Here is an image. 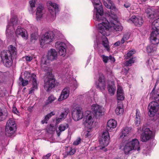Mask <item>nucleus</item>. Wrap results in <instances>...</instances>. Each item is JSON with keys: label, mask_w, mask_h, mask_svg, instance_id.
I'll return each mask as SVG.
<instances>
[{"label": "nucleus", "mask_w": 159, "mask_h": 159, "mask_svg": "<svg viewBox=\"0 0 159 159\" xmlns=\"http://www.w3.org/2000/svg\"><path fill=\"white\" fill-rule=\"evenodd\" d=\"M17 23L18 20L17 16H14L11 17L10 22L8 23L6 30V34L7 36H9V33L10 34H11V28H14V26L17 25Z\"/></svg>", "instance_id": "1a4fd4ad"}, {"label": "nucleus", "mask_w": 159, "mask_h": 159, "mask_svg": "<svg viewBox=\"0 0 159 159\" xmlns=\"http://www.w3.org/2000/svg\"><path fill=\"white\" fill-rule=\"evenodd\" d=\"M117 98L118 100H123L124 99V93L117 94Z\"/></svg>", "instance_id": "09e8293b"}, {"label": "nucleus", "mask_w": 159, "mask_h": 159, "mask_svg": "<svg viewBox=\"0 0 159 159\" xmlns=\"http://www.w3.org/2000/svg\"><path fill=\"white\" fill-rule=\"evenodd\" d=\"M88 130H86L85 132V135L86 137H89L90 136L91 134H92V131H91V129H88Z\"/></svg>", "instance_id": "8fccbe9b"}, {"label": "nucleus", "mask_w": 159, "mask_h": 159, "mask_svg": "<svg viewBox=\"0 0 159 159\" xmlns=\"http://www.w3.org/2000/svg\"><path fill=\"white\" fill-rule=\"evenodd\" d=\"M15 34L17 36H21L25 39H27L28 36L25 30L23 28L18 26L16 30Z\"/></svg>", "instance_id": "6ab92c4d"}, {"label": "nucleus", "mask_w": 159, "mask_h": 159, "mask_svg": "<svg viewBox=\"0 0 159 159\" xmlns=\"http://www.w3.org/2000/svg\"><path fill=\"white\" fill-rule=\"evenodd\" d=\"M116 125L117 122L115 120L113 119L109 120L107 123V129L108 131H111L116 127Z\"/></svg>", "instance_id": "a878e982"}, {"label": "nucleus", "mask_w": 159, "mask_h": 159, "mask_svg": "<svg viewBox=\"0 0 159 159\" xmlns=\"http://www.w3.org/2000/svg\"><path fill=\"white\" fill-rule=\"evenodd\" d=\"M41 67L42 69L44 71H46L48 70V67L45 64H41Z\"/></svg>", "instance_id": "6e6d98bb"}, {"label": "nucleus", "mask_w": 159, "mask_h": 159, "mask_svg": "<svg viewBox=\"0 0 159 159\" xmlns=\"http://www.w3.org/2000/svg\"><path fill=\"white\" fill-rule=\"evenodd\" d=\"M102 44L103 46L108 51H109L110 47L108 44V42L107 38L104 37L102 41Z\"/></svg>", "instance_id": "4c0bfd02"}, {"label": "nucleus", "mask_w": 159, "mask_h": 159, "mask_svg": "<svg viewBox=\"0 0 159 159\" xmlns=\"http://www.w3.org/2000/svg\"><path fill=\"white\" fill-rule=\"evenodd\" d=\"M150 40L151 44L146 47V51L148 53L153 52L157 51V45L159 43V30L152 32Z\"/></svg>", "instance_id": "f03ea898"}, {"label": "nucleus", "mask_w": 159, "mask_h": 159, "mask_svg": "<svg viewBox=\"0 0 159 159\" xmlns=\"http://www.w3.org/2000/svg\"><path fill=\"white\" fill-rule=\"evenodd\" d=\"M8 55L6 52H2L1 57L4 66L7 67H10L12 65V57Z\"/></svg>", "instance_id": "9b49d317"}, {"label": "nucleus", "mask_w": 159, "mask_h": 159, "mask_svg": "<svg viewBox=\"0 0 159 159\" xmlns=\"http://www.w3.org/2000/svg\"><path fill=\"white\" fill-rule=\"evenodd\" d=\"M57 53L55 50L51 49L48 52L47 55L48 59L51 61L55 60L57 58Z\"/></svg>", "instance_id": "4be33fe9"}, {"label": "nucleus", "mask_w": 159, "mask_h": 159, "mask_svg": "<svg viewBox=\"0 0 159 159\" xmlns=\"http://www.w3.org/2000/svg\"><path fill=\"white\" fill-rule=\"evenodd\" d=\"M93 3L95 5H99V7L96 6L95 9L96 10V20L99 21V23L102 22V16L103 14V9L100 0H93Z\"/></svg>", "instance_id": "423d86ee"}, {"label": "nucleus", "mask_w": 159, "mask_h": 159, "mask_svg": "<svg viewBox=\"0 0 159 159\" xmlns=\"http://www.w3.org/2000/svg\"><path fill=\"white\" fill-rule=\"evenodd\" d=\"M69 151H67L65 152V157H66L68 155L71 156L74 154L76 152L75 149L72 148V147H69Z\"/></svg>", "instance_id": "e433bc0d"}, {"label": "nucleus", "mask_w": 159, "mask_h": 159, "mask_svg": "<svg viewBox=\"0 0 159 159\" xmlns=\"http://www.w3.org/2000/svg\"><path fill=\"white\" fill-rule=\"evenodd\" d=\"M92 112L97 118H98L103 115L102 106L97 104H94L92 106Z\"/></svg>", "instance_id": "f8f14e48"}, {"label": "nucleus", "mask_w": 159, "mask_h": 159, "mask_svg": "<svg viewBox=\"0 0 159 159\" xmlns=\"http://www.w3.org/2000/svg\"><path fill=\"white\" fill-rule=\"evenodd\" d=\"M131 129L128 127H125L123 128L120 133V138H124L125 137L129 135L131 132Z\"/></svg>", "instance_id": "bb28decb"}, {"label": "nucleus", "mask_w": 159, "mask_h": 159, "mask_svg": "<svg viewBox=\"0 0 159 159\" xmlns=\"http://www.w3.org/2000/svg\"><path fill=\"white\" fill-rule=\"evenodd\" d=\"M5 52V51H4ZM9 56L11 57H14L16 55L17 51L16 48L11 45L8 47V51L6 52Z\"/></svg>", "instance_id": "cd10ccee"}, {"label": "nucleus", "mask_w": 159, "mask_h": 159, "mask_svg": "<svg viewBox=\"0 0 159 159\" xmlns=\"http://www.w3.org/2000/svg\"><path fill=\"white\" fill-rule=\"evenodd\" d=\"M103 3L105 6L110 10L109 18L110 22L106 18H102V22L98 23L97 28L98 31L103 35L108 36L109 32L112 31L114 33L121 31L123 27L122 26L116 24L118 22L117 16L114 12L117 11L113 2L111 0H103Z\"/></svg>", "instance_id": "f257e3e1"}, {"label": "nucleus", "mask_w": 159, "mask_h": 159, "mask_svg": "<svg viewBox=\"0 0 159 159\" xmlns=\"http://www.w3.org/2000/svg\"><path fill=\"white\" fill-rule=\"evenodd\" d=\"M107 89L109 93L111 95H113L116 91V87L114 85H111L109 84L108 86Z\"/></svg>", "instance_id": "c9c22d12"}, {"label": "nucleus", "mask_w": 159, "mask_h": 159, "mask_svg": "<svg viewBox=\"0 0 159 159\" xmlns=\"http://www.w3.org/2000/svg\"><path fill=\"white\" fill-rule=\"evenodd\" d=\"M8 115V112L7 110L5 111L0 109V122L6 119Z\"/></svg>", "instance_id": "2f4dec72"}, {"label": "nucleus", "mask_w": 159, "mask_h": 159, "mask_svg": "<svg viewBox=\"0 0 159 159\" xmlns=\"http://www.w3.org/2000/svg\"><path fill=\"white\" fill-rule=\"evenodd\" d=\"M68 110H66L64 111L61 113L60 117L62 118L64 120L67 116L68 114Z\"/></svg>", "instance_id": "c03bdc74"}, {"label": "nucleus", "mask_w": 159, "mask_h": 159, "mask_svg": "<svg viewBox=\"0 0 159 159\" xmlns=\"http://www.w3.org/2000/svg\"><path fill=\"white\" fill-rule=\"evenodd\" d=\"M49 3L50 4L48 7L49 11L53 17H55L56 12L59 11L58 5L56 3L51 2Z\"/></svg>", "instance_id": "a211bd4d"}, {"label": "nucleus", "mask_w": 159, "mask_h": 159, "mask_svg": "<svg viewBox=\"0 0 159 159\" xmlns=\"http://www.w3.org/2000/svg\"><path fill=\"white\" fill-rule=\"evenodd\" d=\"M81 142V139L80 138H78L76 140L74 141L73 143V145H77L79 144Z\"/></svg>", "instance_id": "603ef678"}, {"label": "nucleus", "mask_w": 159, "mask_h": 159, "mask_svg": "<svg viewBox=\"0 0 159 159\" xmlns=\"http://www.w3.org/2000/svg\"><path fill=\"white\" fill-rule=\"evenodd\" d=\"M152 132L149 128H146L142 133L141 139L142 141L146 142L149 140L152 136Z\"/></svg>", "instance_id": "f3484780"}, {"label": "nucleus", "mask_w": 159, "mask_h": 159, "mask_svg": "<svg viewBox=\"0 0 159 159\" xmlns=\"http://www.w3.org/2000/svg\"><path fill=\"white\" fill-rule=\"evenodd\" d=\"M72 114L73 118L75 121H77L82 119L84 117L82 109L79 107H77L74 109Z\"/></svg>", "instance_id": "4468645a"}, {"label": "nucleus", "mask_w": 159, "mask_h": 159, "mask_svg": "<svg viewBox=\"0 0 159 159\" xmlns=\"http://www.w3.org/2000/svg\"><path fill=\"white\" fill-rule=\"evenodd\" d=\"M131 147L133 148L134 150H140L139 143L138 140L136 139H132L131 141L128 142Z\"/></svg>", "instance_id": "393cba45"}, {"label": "nucleus", "mask_w": 159, "mask_h": 159, "mask_svg": "<svg viewBox=\"0 0 159 159\" xmlns=\"http://www.w3.org/2000/svg\"><path fill=\"white\" fill-rule=\"evenodd\" d=\"M115 112L117 115L122 114L124 112V109L123 108V105L120 103L118 104L116 110Z\"/></svg>", "instance_id": "72a5a7b5"}, {"label": "nucleus", "mask_w": 159, "mask_h": 159, "mask_svg": "<svg viewBox=\"0 0 159 159\" xmlns=\"http://www.w3.org/2000/svg\"><path fill=\"white\" fill-rule=\"evenodd\" d=\"M85 126L87 129H92L94 121L93 117L89 111H86L85 115Z\"/></svg>", "instance_id": "6e6552de"}, {"label": "nucleus", "mask_w": 159, "mask_h": 159, "mask_svg": "<svg viewBox=\"0 0 159 159\" xmlns=\"http://www.w3.org/2000/svg\"><path fill=\"white\" fill-rule=\"evenodd\" d=\"M132 150H134L133 148L131 147L128 142L127 143L123 148L125 153L126 154H128Z\"/></svg>", "instance_id": "7c9ffc66"}, {"label": "nucleus", "mask_w": 159, "mask_h": 159, "mask_svg": "<svg viewBox=\"0 0 159 159\" xmlns=\"http://www.w3.org/2000/svg\"><path fill=\"white\" fill-rule=\"evenodd\" d=\"M131 6V4L129 2H125L124 4V6L126 8H128L130 7Z\"/></svg>", "instance_id": "052dcab7"}, {"label": "nucleus", "mask_w": 159, "mask_h": 159, "mask_svg": "<svg viewBox=\"0 0 159 159\" xmlns=\"http://www.w3.org/2000/svg\"><path fill=\"white\" fill-rule=\"evenodd\" d=\"M44 8L43 6L39 4L37 8L36 17L37 20L42 18L43 14Z\"/></svg>", "instance_id": "b1692460"}, {"label": "nucleus", "mask_w": 159, "mask_h": 159, "mask_svg": "<svg viewBox=\"0 0 159 159\" xmlns=\"http://www.w3.org/2000/svg\"><path fill=\"white\" fill-rule=\"evenodd\" d=\"M28 29L30 31L31 39L32 41L36 40L38 38V29L33 25H30L28 26Z\"/></svg>", "instance_id": "2eb2a0df"}, {"label": "nucleus", "mask_w": 159, "mask_h": 159, "mask_svg": "<svg viewBox=\"0 0 159 159\" xmlns=\"http://www.w3.org/2000/svg\"><path fill=\"white\" fill-rule=\"evenodd\" d=\"M96 88L101 91H103L106 88L105 78L102 74H100L99 77L95 83Z\"/></svg>", "instance_id": "9d476101"}, {"label": "nucleus", "mask_w": 159, "mask_h": 159, "mask_svg": "<svg viewBox=\"0 0 159 159\" xmlns=\"http://www.w3.org/2000/svg\"><path fill=\"white\" fill-rule=\"evenodd\" d=\"M68 127V125L67 124H64L60 125L58 127V130H57V133L58 136L59 137L61 134L62 132L64 131Z\"/></svg>", "instance_id": "c756f323"}, {"label": "nucleus", "mask_w": 159, "mask_h": 159, "mask_svg": "<svg viewBox=\"0 0 159 159\" xmlns=\"http://www.w3.org/2000/svg\"><path fill=\"white\" fill-rule=\"evenodd\" d=\"M152 28L153 31L159 30V18L155 20L152 22Z\"/></svg>", "instance_id": "473e14b6"}, {"label": "nucleus", "mask_w": 159, "mask_h": 159, "mask_svg": "<svg viewBox=\"0 0 159 159\" xmlns=\"http://www.w3.org/2000/svg\"><path fill=\"white\" fill-rule=\"evenodd\" d=\"M148 108L149 109L148 114L150 117H152L158 111L159 105L157 102L153 101L149 103Z\"/></svg>", "instance_id": "ddd939ff"}, {"label": "nucleus", "mask_w": 159, "mask_h": 159, "mask_svg": "<svg viewBox=\"0 0 159 159\" xmlns=\"http://www.w3.org/2000/svg\"><path fill=\"white\" fill-rule=\"evenodd\" d=\"M25 59V60L28 62L30 61L33 59V57L32 56H25L23 57Z\"/></svg>", "instance_id": "864d4df0"}, {"label": "nucleus", "mask_w": 159, "mask_h": 159, "mask_svg": "<svg viewBox=\"0 0 159 159\" xmlns=\"http://www.w3.org/2000/svg\"><path fill=\"white\" fill-rule=\"evenodd\" d=\"M55 47L58 50V53L60 55L63 57L65 56L66 52V46L65 43L57 42L56 43Z\"/></svg>", "instance_id": "dca6fc26"}, {"label": "nucleus", "mask_w": 159, "mask_h": 159, "mask_svg": "<svg viewBox=\"0 0 159 159\" xmlns=\"http://www.w3.org/2000/svg\"><path fill=\"white\" fill-rule=\"evenodd\" d=\"M120 41H118L115 43L114 44V45L116 46H118L120 45Z\"/></svg>", "instance_id": "e2e57ef3"}, {"label": "nucleus", "mask_w": 159, "mask_h": 159, "mask_svg": "<svg viewBox=\"0 0 159 159\" xmlns=\"http://www.w3.org/2000/svg\"><path fill=\"white\" fill-rule=\"evenodd\" d=\"M117 94H121L124 93L123 90L121 87L118 85L117 90Z\"/></svg>", "instance_id": "3c124183"}, {"label": "nucleus", "mask_w": 159, "mask_h": 159, "mask_svg": "<svg viewBox=\"0 0 159 159\" xmlns=\"http://www.w3.org/2000/svg\"><path fill=\"white\" fill-rule=\"evenodd\" d=\"M140 112L138 110H137L135 117V123L136 125H138L140 124Z\"/></svg>", "instance_id": "a19ab883"}, {"label": "nucleus", "mask_w": 159, "mask_h": 159, "mask_svg": "<svg viewBox=\"0 0 159 159\" xmlns=\"http://www.w3.org/2000/svg\"><path fill=\"white\" fill-rule=\"evenodd\" d=\"M131 21L136 26H140L143 24L142 18L139 16H133L130 18L129 21Z\"/></svg>", "instance_id": "aec40b11"}, {"label": "nucleus", "mask_w": 159, "mask_h": 159, "mask_svg": "<svg viewBox=\"0 0 159 159\" xmlns=\"http://www.w3.org/2000/svg\"><path fill=\"white\" fill-rule=\"evenodd\" d=\"M109 60H110L111 61L114 62L115 61V59L113 57H112L111 56H109Z\"/></svg>", "instance_id": "680f3d73"}, {"label": "nucleus", "mask_w": 159, "mask_h": 159, "mask_svg": "<svg viewBox=\"0 0 159 159\" xmlns=\"http://www.w3.org/2000/svg\"><path fill=\"white\" fill-rule=\"evenodd\" d=\"M133 58L129 59L128 61H126L125 63V66H131V64L134 63V61Z\"/></svg>", "instance_id": "79ce46f5"}, {"label": "nucleus", "mask_w": 159, "mask_h": 159, "mask_svg": "<svg viewBox=\"0 0 159 159\" xmlns=\"http://www.w3.org/2000/svg\"><path fill=\"white\" fill-rule=\"evenodd\" d=\"M13 111L14 113H15L16 114H17V113L18 112V111L16 107L13 108Z\"/></svg>", "instance_id": "0e129e2a"}, {"label": "nucleus", "mask_w": 159, "mask_h": 159, "mask_svg": "<svg viewBox=\"0 0 159 159\" xmlns=\"http://www.w3.org/2000/svg\"><path fill=\"white\" fill-rule=\"evenodd\" d=\"M55 127L54 126H52L50 125L47 129V130L48 133H51L52 132L55 131Z\"/></svg>", "instance_id": "49530a36"}, {"label": "nucleus", "mask_w": 159, "mask_h": 159, "mask_svg": "<svg viewBox=\"0 0 159 159\" xmlns=\"http://www.w3.org/2000/svg\"><path fill=\"white\" fill-rule=\"evenodd\" d=\"M55 114L53 112H51L50 113L46 115L44 119L41 121V123L42 124L44 123H47L48 121L49 120L50 118L52 116L55 115Z\"/></svg>", "instance_id": "f704fd0d"}, {"label": "nucleus", "mask_w": 159, "mask_h": 159, "mask_svg": "<svg viewBox=\"0 0 159 159\" xmlns=\"http://www.w3.org/2000/svg\"><path fill=\"white\" fill-rule=\"evenodd\" d=\"M63 119L62 118L60 117L59 118H57L56 119V122L57 124H58L60 122L62 121Z\"/></svg>", "instance_id": "bf43d9fd"}, {"label": "nucleus", "mask_w": 159, "mask_h": 159, "mask_svg": "<svg viewBox=\"0 0 159 159\" xmlns=\"http://www.w3.org/2000/svg\"><path fill=\"white\" fill-rule=\"evenodd\" d=\"M103 61L105 63H107L109 60V57L105 56L104 55H100Z\"/></svg>", "instance_id": "37998d69"}, {"label": "nucleus", "mask_w": 159, "mask_h": 159, "mask_svg": "<svg viewBox=\"0 0 159 159\" xmlns=\"http://www.w3.org/2000/svg\"><path fill=\"white\" fill-rule=\"evenodd\" d=\"M51 154V153H48L45 155L43 156L42 157L43 159H49L50 157Z\"/></svg>", "instance_id": "4d7b16f0"}, {"label": "nucleus", "mask_w": 159, "mask_h": 159, "mask_svg": "<svg viewBox=\"0 0 159 159\" xmlns=\"http://www.w3.org/2000/svg\"><path fill=\"white\" fill-rule=\"evenodd\" d=\"M130 37L129 33H126L123 35V37L121 39V44L124 43L126 40H128Z\"/></svg>", "instance_id": "ea45409f"}, {"label": "nucleus", "mask_w": 159, "mask_h": 159, "mask_svg": "<svg viewBox=\"0 0 159 159\" xmlns=\"http://www.w3.org/2000/svg\"><path fill=\"white\" fill-rule=\"evenodd\" d=\"M19 80H20L21 82L22 86H25L28 84V81L26 80H24L21 77H20Z\"/></svg>", "instance_id": "de8ad7c7"}, {"label": "nucleus", "mask_w": 159, "mask_h": 159, "mask_svg": "<svg viewBox=\"0 0 159 159\" xmlns=\"http://www.w3.org/2000/svg\"><path fill=\"white\" fill-rule=\"evenodd\" d=\"M115 159H121L120 157H118V158H116Z\"/></svg>", "instance_id": "774afa93"}, {"label": "nucleus", "mask_w": 159, "mask_h": 159, "mask_svg": "<svg viewBox=\"0 0 159 159\" xmlns=\"http://www.w3.org/2000/svg\"><path fill=\"white\" fill-rule=\"evenodd\" d=\"M69 95V90L68 88H65L62 91L61 95L58 98V101L66 99Z\"/></svg>", "instance_id": "5701e85b"}, {"label": "nucleus", "mask_w": 159, "mask_h": 159, "mask_svg": "<svg viewBox=\"0 0 159 159\" xmlns=\"http://www.w3.org/2000/svg\"><path fill=\"white\" fill-rule=\"evenodd\" d=\"M54 39V35L53 32L48 31L42 36L39 40L40 45L43 47L45 44L52 42Z\"/></svg>", "instance_id": "20e7f679"}, {"label": "nucleus", "mask_w": 159, "mask_h": 159, "mask_svg": "<svg viewBox=\"0 0 159 159\" xmlns=\"http://www.w3.org/2000/svg\"><path fill=\"white\" fill-rule=\"evenodd\" d=\"M30 81L32 83V87L30 91V93H32L34 91L38 88V84L37 82V77L36 75L33 74L31 76Z\"/></svg>", "instance_id": "412c9836"}, {"label": "nucleus", "mask_w": 159, "mask_h": 159, "mask_svg": "<svg viewBox=\"0 0 159 159\" xmlns=\"http://www.w3.org/2000/svg\"><path fill=\"white\" fill-rule=\"evenodd\" d=\"M110 137L108 132L107 131H104L102 134L101 138L99 139L100 146V149H102L107 146L109 143Z\"/></svg>", "instance_id": "0eeeda50"}, {"label": "nucleus", "mask_w": 159, "mask_h": 159, "mask_svg": "<svg viewBox=\"0 0 159 159\" xmlns=\"http://www.w3.org/2000/svg\"><path fill=\"white\" fill-rule=\"evenodd\" d=\"M3 82H4L2 81H0V84H1L2 83H3Z\"/></svg>", "instance_id": "338daca9"}, {"label": "nucleus", "mask_w": 159, "mask_h": 159, "mask_svg": "<svg viewBox=\"0 0 159 159\" xmlns=\"http://www.w3.org/2000/svg\"><path fill=\"white\" fill-rule=\"evenodd\" d=\"M146 12L147 14V16L150 19H154L157 16V15L155 12L152 11L150 8H147L146 10Z\"/></svg>", "instance_id": "c85d7f7f"}, {"label": "nucleus", "mask_w": 159, "mask_h": 159, "mask_svg": "<svg viewBox=\"0 0 159 159\" xmlns=\"http://www.w3.org/2000/svg\"><path fill=\"white\" fill-rule=\"evenodd\" d=\"M153 96L156 101H159V93H154L153 95Z\"/></svg>", "instance_id": "13d9d810"}, {"label": "nucleus", "mask_w": 159, "mask_h": 159, "mask_svg": "<svg viewBox=\"0 0 159 159\" xmlns=\"http://www.w3.org/2000/svg\"><path fill=\"white\" fill-rule=\"evenodd\" d=\"M47 75L48 76H45L44 80V88L47 91H48L54 87L55 80L51 73L48 72Z\"/></svg>", "instance_id": "39448f33"}, {"label": "nucleus", "mask_w": 159, "mask_h": 159, "mask_svg": "<svg viewBox=\"0 0 159 159\" xmlns=\"http://www.w3.org/2000/svg\"><path fill=\"white\" fill-rule=\"evenodd\" d=\"M29 3L31 8H32L35 7V0H30L29 2Z\"/></svg>", "instance_id": "5fc2aeb1"}, {"label": "nucleus", "mask_w": 159, "mask_h": 159, "mask_svg": "<svg viewBox=\"0 0 159 159\" xmlns=\"http://www.w3.org/2000/svg\"><path fill=\"white\" fill-rule=\"evenodd\" d=\"M56 98L53 95H51L49 96L45 103V104L47 105L52 103L53 101L56 100Z\"/></svg>", "instance_id": "58836bf2"}, {"label": "nucleus", "mask_w": 159, "mask_h": 159, "mask_svg": "<svg viewBox=\"0 0 159 159\" xmlns=\"http://www.w3.org/2000/svg\"><path fill=\"white\" fill-rule=\"evenodd\" d=\"M16 124L14 120L9 119L7 121L5 126V134L8 136H12L16 130Z\"/></svg>", "instance_id": "7ed1b4c3"}, {"label": "nucleus", "mask_w": 159, "mask_h": 159, "mask_svg": "<svg viewBox=\"0 0 159 159\" xmlns=\"http://www.w3.org/2000/svg\"><path fill=\"white\" fill-rule=\"evenodd\" d=\"M136 52L135 51L134 49H132L129 51L127 54V58H129L131 56L134 54Z\"/></svg>", "instance_id": "a18cd8bd"}, {"label": "nucleus", "mask_w": 159, "mask_h": 159, "mask_svg": "<svg viewBox=\"0 0 159 159\" xmlns=\"http://www.w3.org/2000/svg\"><path fill=\"white\" fill-rule=\"evenodd\" d=\"M5 93L4 92L2 91V93H0V96L2 97L4 95Z\"/></svg>", "instance_id": "69168bd1"}]
</instances>
